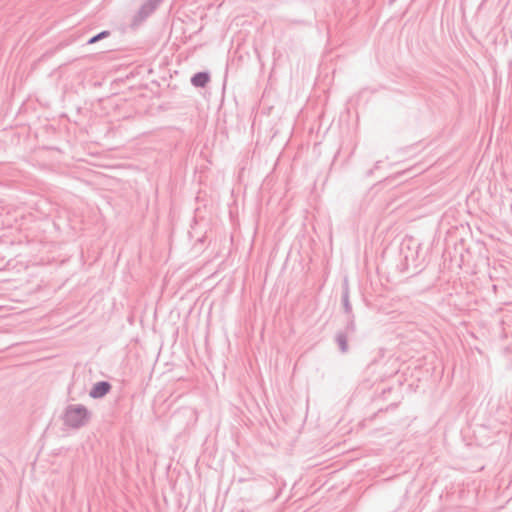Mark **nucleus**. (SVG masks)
<instances>
[{"instance_id":"39448f33","label":"nucleus","mask_w":512,"mask_h":512,"mask_svg":"<svg viewBox=\"0 0 512 512\" xmlns=\"http://www.w3.org/2000/svg\"><path fill=\"white\" fill-rule=\"evenodd\" d=\"M348 336L346 332L338 331L335 335V342L337 343L341 353L345 354L349 351Z\"/></svg>"},{"instance_id":"f257e3e1","label":"nucleus","mask_w":512,"mask_h":512,"mask_svg":"<svg viewBox=\"0 0 512 512\" xmlns=\"http://www.w3.org/2000/svg\"><path fill=\"white\" fill-rule=\"evenodd\" d=\"M63 423L72 429L84 427L91 419V412L82 404H70L65 408Z\"/></svg>"},{"instance_id":"20e7f679","label":"nucleus","mask_w":512,"mask_h":512,"mask_svg":"<svg viewBox=\"0 0 512 512\" xmlns=\"http://www.w3.org/2000/svg\"><path fill=\"white\" fill-rule=\"evenodd\" d=\"M210 81V73L208 71H199L195 73L191 79V84L196 88H204Z\"/></svg>"},{"instance_id":"f8f14e48","label":"nucleus","mask_w":512,"mask_h":512,"mask_svg":"<svg viewBox=\"0 0 512 512\" xmlns=\"http://www.w3.org/2000/svg\"><path fill=\"white\" fill-rule=\"evenodd\" d=\"M381 161H377L374 165V169H378L380 166Z\"/></svg>"},{"instance_id":"f03ea898","label":"nucleus","mask_w":512,"mask_h":512,"mask_svg":"<svg viewBox=\"0 0 512 512\" xmlns=\"http://www.w3.org/2000/svg\"><path fill=\"white\" fill-rule=\"evenodd\" d=\"M112 388L108 381L96 382L89 391V396L93 399H100L107 395Z\"/></svg>"},{"instance_id":"ddd939ff","label":"nucleus","mask_w":512,"mask_h":512,"mask_svg":"<svg viewBox=\"0 0 512 512\" xmlns=\"http://www.w3.org/2000/svg\"><path fill=\"white\" fill-rule=\"evenodd\" d=\"M372 173H373V169H371V170H369V171L367 172V176L372 175Z\"/></svg>"},{"instance_id":"1a4fd4ad","label":"nucleus","mask_w":512,"mask_h":512,"mask_svg":"<svg viewBox=\"0 0 512 512\" xmlns=\"http://www.w3.org/2000/svg\"><path fill=\"white\" fill-rule=\"evenodd\" d=\"M404 261H405V269H409V266H410V262H409V256L408 255H405L404 256Z\"/></svg>"},{"instance_id":"4468645a","label":"nucleus","mask_w":512,"mask_h":512,"mask_svg":"<svg viewBox=\"0 0 512 512\" xmlns=\"http://www.w3.org/2000/svg\"><path fill=\"white\" fill-rule=\"evenodd\" d=\"M396 0H388L389 5H392Z\"/></svg>"},{"instance_id":"9d476101","label":"nucleus","mask_w":512,"mask_h":512,"mask_svg":"<svg viewBox=\"0 0 512 512\" xmlns=\"http://www.w3.org/2000/svg\"><path fill=\"white\" fill-rule=\"evenodd\" d=\"M413 268H414V273H418L419 271H421V269L419 268V266H418V265H416V264L413 266Z\"/></svg>"},{"instance_id":"0eeeda50","label":"nucleus","mask_w":512,"mask_h":512,"mask_svg":"<svg viewBox=\"0 0 512 512\" xmlns=\"http://www.w3.org/2000/svg\"><path fill=\"white\" fill-rule=\"evenodd\" d=\"M342 332H346L347 334L351 335L354 334L356 331V323H355V316L347 315V321L344 329L341 330Z\"/></svg>"},{"instance_id":"6e6552de","label":"nucleus","mask_w":512,"mask_h":512,"mask_svg":"<svg viewBox=\"0 0 512 512\" xmlns=\"http://www.w3.org/2000/svg\"><path fill=\"white\" fill-rule=\"evenodd\" d=\"M110 35V32L108 30H103L99 32L98 34L92 36L88 39L87 44H94Z\"/></svg>"},{"instance_id":"9b49d317","label":"nucleus","mask_w":512,"mask_h":512,"mask_svg":"<svg viewBox=\"0 0 512 512\" xmlns=\"http://www.w3.org/2000/svg\"><path fill=\"white\" fill-rule=\"evenodd\" d=\"M396 407V404H390L386 410H389V409H394Z\"/></svg>"},{"instance_id":"423d86ee","label":"nucleus","mask_w":512,"mask_h":512,"mask_svg":"<svg viewBox=\"0 0 512 512\" xmlns=\"http://www.w3.org/2000/svg\"><path fill=\"white\" fill-rule=\"evenodd\" d=\"M341 300H342V305H343L344 313L346 315H352L353 312H352V306H351V303H350V300H349V288H348L347 280H345V282H344V287H343V293H342Z\"/></svg>"},{"instance_id":"7ed1b4c3","label":"nucleus","mask_w":512,"mask_h":512,"mask_svg":"<svg viewBox=\"0 0 512 512\" xmlns=\"http://www.w3.org/2000/svg\"><path fill=\"white\" fill-rule=\"evenodd\" d=\"M157 7H158V5L154 1L147 0L139 8L136 19H138L140 21L145 20L148 16H150L155 11V9Z\"/></svg>"}]
</instances>
